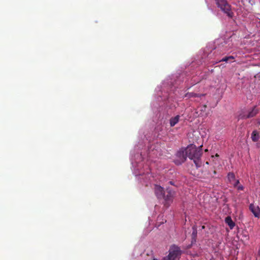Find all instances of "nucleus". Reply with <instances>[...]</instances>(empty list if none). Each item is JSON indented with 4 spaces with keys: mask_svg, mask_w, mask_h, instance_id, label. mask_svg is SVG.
Wrapping results in <instances>:
<instances>
[{
    "mask_svg": "<svg viewBox=\"0 0 260 260\" xmlns=\"http://www.w3.org/2000/svg\"><path fill=\"white\" fill-rule=\"evenodd\" d=\"M186 148L187 157L193 160L197 168H200L202 165L201 157L202 155V152L201 149L197 148L193 145H190Z\"/></svg>",
    "mask_w": 260,
    "mask_h": 260,
    "instance_id": "1",
    "label": "nucleus"
},
{
    "mask_svg": "<svg viewBox=\"0 0 260 260\" xmlns=\"http://www.w3.org/2000/svg\"><path fill=\"white\" fill-rule=\"evenodd\" d=\"M215 1L217 7L221 11L226 14L229 17H233V13L231 10V6L226 0H215Z\"/></svg>",
    "mask_w": 260,
    "mask_h": 260,
    "instance_id": "2",
    "label": "nucleus"
},
{
    "mask_svg": "<svg viewBox=\"0 0 260 260\" xmlns=\"http://www.w3.org/2000/svg\"><path fill=\"white\" fill-rule=\"evenodd\" d=\"M169 252L168 256L171 260H179L182 253L180 247L175 245L170 247Z\"/></svg>",
    "mask_w": 260,
    "mask_h": 260,
    "instance_id": "3",
    "label": "nucleus"
},
{
    "mask_svg": "<svg viewBox=\"0 0 260 260\" xmlns=\"http://www.w3.org/2000/svg\"><path fill=\"white\" fill-rule=\"evenodd\" d=\"M166 192L167 194H165V193L164 196H163L162 198L164 199V206L168 208L173 202L175 192L170 188H167Z\"/></svg>",
    "mask_w": 260,
    "mask_h": 260,
    "instance_id": "4",
    "label": "nucleus"
},
{
    "mask_svg": "<svg viewBox=\"0 0 260 260\" xmlns=\"http://www.w3.org/2000/svg\"><path fill=\"white\" fill-rule=\"evenodd\" d=\"M187 153L186 148L181 149L177 152L176 155L179 158L180 163L183 162L186 160L187 157Z\"/></svg>",
    "mask_w": 260,
    "mask_h": 260,
    "instance_id": "5",
    "label": "nucleus"
},
{
    "mask_svg": "<svg viewBox=\"0 0 260 260\" xmlns=\"http://www.w3.org/2000/svg\"><path fill=\"white\" fill-rule=\"evenodd\" d=\"M259 112V109L256 108V106L252 108V109L249 111L247 114L241 116L242 119H246L254 117Z\"/></svg>",
    "mask_w": 260,
    "mask_h": 260,
    "instance_id": "6",
    "label": "nucleus"
},
{
    "mask_svg": "<svg viewBox=\"0 0 260 260\" xmlns=\"http://www.w3.org/2000/svg\"><path fill=\"white\" fill-rule=\"evenodd\" d=\"M154 192L158 199H162L165 192L163 187L160 185H155L154 187Z\"/></svg>",
    "mask_w": 260,
    "mask_h": 260,
    "instance_id": "7",
    "label": "nucleus"
},
{
    "mask_svg": "<svg viewBox=\"0 0 260 260\" xmlns=\"http://www.w3.org/2000/svg\"><path fill=\"white\" fill-rule=\"evenodd\" d=\"M249 210L253 214L255 217H259L260 214V209L259 207L253 204L249 205Z\"/></svg>",
    "mask_w": 260,
    "mask_h": 260,
    "instance_id": "8",
    "label": "nucleus"
},
{
    "mask_svg": "<svg viewBox=\"0 0 260 260\" xmlns=\"http://www.w3.org/2000/svg\"><path fill=\"white\" fill-rule=\"evenodd\" d=\"M207 109V106L206 105H204L201 106L199 107V111H197L196 113L198 114V116H205L207 117L208 114L206 113Z\"/></svg>",
    "mask_w": 260,
    "mask_h": 260,
    "instance_id": "9",
    "label": "nucleus"
},
{
    "mask_svg": "<svg viewBox=\"0 0 260 260\" xmlns=\"http://www.w3.org/2000/svg\"><path fill=\"white\" fill-rule=\"evenodd\" d=\"M225 222L229 226L231 230L233 229L235 226V223L232 220L231 216H227L225 219Z\"/></svg>",
    "mask_w": 260,
    "mask_h": 260,
    "instance_id": "10",
    "label": "nucleus"
},
{
    "mask_svg": "<svg viewBox=\"0 0 260 260\" xmlns=\"http://www.w3.org/2000/svg\"><path fill=\"white\" fill-rule=\"evenodd\" d=\"M180 119V116L177 115L174 117H172L170 119V124L171 127L175 126L178 122Z\"/></svg>",
    "mask_w": 260,
    "mask_h": 260,
    "instance_id": "11",
    "label": "nucleus"
},
{
    "mask_svg": "<svg viewBox=\"0 0 260 260\" xmlns=\"http://www.w3.org/2000/svg\"><path fill=\"white\" fill-rule=\"evenodd\" d=\"M204 94H198L193 92H188L185 94V97L187 98H196V97H201L204 96Z\"/></svg>",
    "mask_w": 260,
    "mask_h": 260,
    "instance_id": "12",
    "label": "nucleus"
},
{
    "mask_svg": "<svg viewBox=\"0 0 260 260\" xmlns=\"http://www.w3.org/2000/svg\"><path fill=\"white\" fill-rule=\"evenodd\" d=\"M251 139L253 142H256L259 139V135L256 131H253L251 134Z\"/></svg>",
    "mask_w": 260,
    "mask_h": 260,
    "instance_id": "13",
    "label": "nucleus"
},
{
    "mask_svg": "<svg viewBox=\"0 0 260 260\" xmlns=\"http://www.w3.org/2000/svg\"><path fill=\"white\" fill-rule=\"evenodd\" d=\"M228 179L229 181L232 183V181H234L235 180V175L233 173L230 172L228 174Z\"/></svg>",
    "mask_w": 260,
    "mask_h": 260,
    "instance_id": "14",
    "label": "nucleus"
},
{
    "mask_svg": "<svg viewBox=\"0 0 260 260\" xmlns=\"http://www.w3.org/2000/svg\"><path fill=\"white\" fill-rule=\"evenodd\" d=\"M234 59V57L233 56H226V57H225L223 58L220 60H219V62H220V61H225V62H227L230 59Z\"/></svg>",
    "mask_w": 260,
    "mask_h": 260,
    "instance_id": "15",
    "label": "nucleus"
},
{
    "mask_svg": "<svg viewBox=\"0 0 260 260\" xmlns=\"http://www.w3.org/2000/svg\"><path fill=\"white\" fill-rule=\"evenodd\" d=\"M237 189L238 190H244V187L243 185H240L237 186Z\"/></svg>",
    "mask_w": 260,
    "mask_h": 260,
    "instance_id": "16",
    "label": "nucleus"
},
{
    "mask_svg": "<svg viewBox=\"0 0 260 260\" xmlns=\"http://www.w3.org/2000/svg\"><path fill=\"white\" fill-rule=\"evenodd\" d=\"M239 183V180H237L235 181V182L233 183V186L236 187L238 186V184Z\"/></svg>",
    "mask_w": 260,
    "mask_h": 260,
    "instance_id": "17",
    "label": "nucleus"
},
{
    "mask_svg": "<svg viewBox=\"0 0 260 260\" xmlns=\"http://www.w3.org/2000/svg\"><path fill=\"white\" fill-rule=\"evenodd\" d=\"M213 174H216V171L214 170V171H213Z\"/></svg>",
    "mask_w": 260,
    "mask_h": 260,
    "instance_id": "18",
    "label": "nucleus"
},
{
    "mask_svg": "<svg viewBox=\"0 0 260 260\" xmlns=\"http://www.w3.org/2000/svg\"><path fill=\"white\" fill-rule=\"evenodd\" d=\"M205 226H204V225H203V226H202V229H205Z\"/></svg>",
    "mask_w": 260,
    "mask_h": 260,
    "instance_id": "19",
    "label": "nucleus"
},
{
    "mask_svg": "<svg viewBox=\"0 0 260 260\" xmlns=\"http://www.w3.org/2000/svg\"><path fill=\"white\" fill-rule=\"evenodd\" d=\"M215 156H216V157H218V156H219V155H218V154H216Z\"/></svg>",
    "mask_w": 260,
    "mask_h": 260,
    "instance_id": "20",
    "label": "nucleus"
},
{
    "mask_svg": "<svg viewBox=\"0 0 260 260\" xmlns=\"http://www.w3.org/2000/svg\"><path fill=\"white\" fill-rule=\"evenodd\" d=\"M257 123L260 125V120L258 121Z\"/></svg>",
    "mask_w": 260,
    "mask_h": 260,
    "instance_id": "21",
    "label": "nucleus"
},
{
    "mask_svg": "<svg viewBox=\"0 0 260 260\" xmlns=\"http://www.w3.org/2000/svg\"><path fill=\"white\" fill-rule=\"evenodd\" d=\"M171 184H173V182H172V181H170L169 182Z\"/></svg>",
    "mask_w": 260,
    "mask_h": 260,
    "instance_id": "22",
    "label": "nucleus"
},
{
    "mask_svg": "<svg viewBox=\"0 0 260 260\" xmlns=\"http://www.w3.org/2000/svg\"><path fill=\"white\" fill-rule=\"evenodd\" d=\"M206 164L207 165H208V164H209V162H208V161H207V162H206Z\"/></svg>",
    "mask_w": 260,
    "mask_h": 260,
    "instance_id": "23",
    "label": "nucleus"
}]
</instances>
